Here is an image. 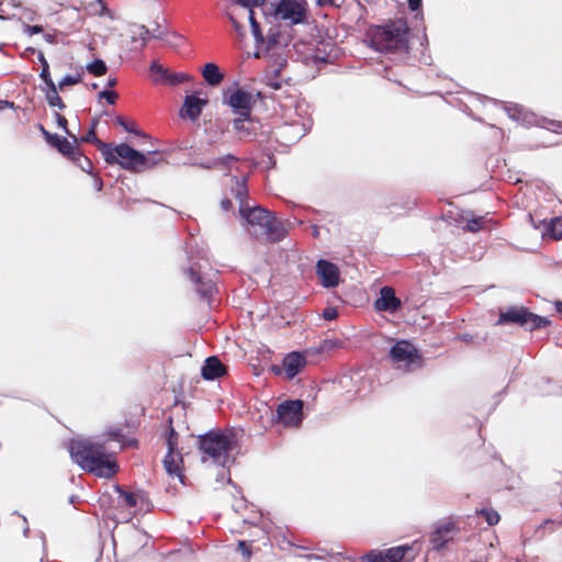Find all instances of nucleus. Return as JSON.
Returning a JSON list of instances; mask_svg holds the SVG:
<instances>
[{
    "mask_svg": "<svg viewBox=\"0 0 562 562\" xmlns=\"http://www.w3.org/2000/svg\"><path fill=\"white\" fill-rule=\"evenodd\" d=\"M232 194L238 201V213L246 223L249 236L267 243H280L285 237V227L274 217L273 213L260 205L249 204L246 177L239 180L235 179Z\"/></svg>",
    "mask_w": 562,
    "mask_h": 562,
    "instance_id": "obj_1",
    "label": "nucleus"
},
{
    "mask_svg": "<svg viewBox=\"0 0 562 562\" xmlns=\"http://www.w3.org/2000/svg\"><path fill=\"white\" fill-rule=\"evenodd\" d=\"M409 26L405 19L389 20L382 24H371L366 32L371 49L384 54L409 55Z\"/></svg>",
    "mask_w": 562,
    "mask_h": 562,
    "instance_id": "obj_2",
    "label": "nucleus"
},
{
    "mask_svg": "<svg viewBox=\"0 0 562 562\" xmlns=\"http://www.w3.org/2000/svg\"><path fill=\"white\" fill-rule=\"evenodd\" d=\"M69 453L74 462L81 470L93 473L98 477L111 479L117 471V462L110 459L102 445L86 439H72L69 443Z\"/></svg>",
    "mask_w": 562,
    "mask_h": 562,
    "instance_id": "obj_3",
    "label": "nucleus"
},
{
    "mask_svg": "<svg viewBox=\"0 0 562 562\" xmlns=\"http://www.w3.org/2000/svg\"><path fill=\"white\" fill-rule=\"evenodd\" d=\"M101 154L106 164L117 165L121 169L132 173H142L154 169L164 160L159 150H148L145 154L134 149L127 143H121Z\"/></svg>",
    "mask_w": 562,
    "mask_h": 562,
    "instance_id": "obj_4",
    "label": "nucleus"
},
{
    "mask_svg": "<svg viewBox=\"0 0 562 562\" xmlns=\"http://www.w3.org/2000/svg\"><path fill=\"white\" fill-rule=\"evenodd\" d=\"M198 446L200 453L211 458L216 465L226 468L235 462L229 453L236 447L235 435L231 430L211 429L199 435Z\"/></svg>",
    "mask_w": 562,
    "mask_h": 562,
    "instance_id": "obj_5",
    "label": "nucleus"
},
{
    "mask_svg": "<svg viewBox=\"0 0 562 562\" xmlns=\"http://www.w3.org/2000/svg\"><path fill=\"white\" fill-rule=\"evenodd\" d=\"M389 359L392 363L405 372H412L416 369L422 368L420 353H418L416 346L413 342L402 339L395 341L389 349Z\"/></svg>",
    "mask_w": 562,
    "mask_h": 562,
    "instance_id": "obj_6",
    "label": "nucleus"
},
{
    "mask_svg": "<svg viewBox=\"0 0 562 562\" xmlns=\"http://www.w3.org/2000/svg\"><path fill=\"white\" fill-rule=\"evenodd\" d=\"M270 16L274 21H289L291 25L304 24L307 21L306 9L299 0H278L270 8Z\"/></svg>",
    "mask_w": 562,
    "mask_h": 562,
    "instance_id": "obj_7",
    "label": "nucleus"
},
{
    "mask_svg": "<svg viewBox=\"0 0 562 562\" xmlns=\"http://www.w3.org/2000/svg\"><path fill=\"white\" fill-rule=\"evenodd\" d=\"M166 445L167 453L162 460L164 469H166L170 477H177L181 485H184L186 476L181 471L182 457L178 452V432L171 426L169 427V432H167Z\"/></svg>",
    "mask_w": 562,
    "mask_h": 562,
    "instance_id": "obj_8",
    "label": "nucleus"
},
{
    "mask_svg": "<svg viewBox=\"0 0 562 562\" xmlns=\"http://www.w3.org/2000/svg\"><path fill=\"white\" fill-rule=\"evenodd\" d=\"M255 103L252 93L240 87H237L231 93L224 92L223 104H227L237 117L250 116Z\"/></svg>",
    "mask_w": 562,
    "mask_h": 562,
    "instance_id": "obj_9",
    "label": "nucleus"
},
{
    "mask_svg": "<svg viewBox=\"0 0 562 562\" xmlns=\"http://www.w3.org/2000/svg\"><path fill=\"white\" fill-rule=\"evenodd\" d=\"M303 400H286L277 407V422L288 428H296L302 425Z\"/></svg>",
    "mask_w": 562,
    "mask_h": 562,
    "instance_id": "obj_10",
    "label": "nucleus"
},
{
    "mask_svg": "<svg viewBox=\"0 0 562 562\" xmlns=\"http://www.w3.org/2000/svg\"><path fill=\"white\" fill-rule=\"evenodd\" d=\"M184 276H187L188 280L194 284L195 293H198L200 300L210 304L211 300H213L214 293L216 292V284L200 274L194 265L184 269Z\"/></svg>",
    "mask_w": 562,
    "mask_h": 562,
    "instance_id": "obj_11",
    "label": "nucleus"
},
{
    "mask_svg": "<svg viewBox=\"0 0 562 562\" xmlns=\"http://www.w3.org/2000/svg\"><path fill=\"white\" fill-rule=\"evenodd\" d=\"M409 550L408 546L392 547L385 551L373 549L360 557V562H403Z\"/></svg>",
    "mask_w": 562,
    "mask_h": 562,
    "instance_id": "obj_12",
    "label": "nucleus"
},
{
    "mask_svg": "<svg viewBox=\"0 0 562 562\" xmlns=\"http://www.w3.org/2000/svg\"><path fill=\"white\" fill-rule=\"evenodd\" d=\"M538 316L525 306H509L498 314L497 325L525 326L527 322Z\"/></svg>",
    "mask_w": 562,
    "mask_h": 562,
    "instance_id": "obj_13",
    "label": "nucleus"
},
{
    "mask_svg": "<svg viewBox=\"0 0 562 562\" xmlns=\"http://www.w3.org/2000/svg\"><path fill=\"white\" fill-rule=\"evenodd\" d=\"M373 307L378 312L396 314L403 307V304L396 297L395 290L392 286H383L380 289V296L374 300Z\"/></svg>",
    "mask_w": 562,
    "mask_h": 562,
    "instance_id": "obj_14",
    "label": "nucleus"
},
{
    "mask_svg": "<svg viewBox=\"0 0 562 562\" xmlns=\"http://www.w3.org/2000/svg\"><path fill=\"white\" fill-rule=\"evenodd\" d=\"M316 276L321 280V285L325 289L336 288L339 283L338 267L326 259L316 261Z\"/></svg>",
    "mask_w": 562,
    "mask_h": 562,
    "instance_id": "obj_15",
    "label": "nucleus"
},
{
    "mask_svg": "<svg viewBox=\"0 0 562 562\" xmlns=\"http://www.w3.org/2000/svg\"><path fill=\"white\" fill-rule=\"evenodd\" d=\"M206 104V98H200L196 93L188 94L184 97L183 106H181L178 114H180L181 119H189L191 122H195L199 120Z\"/></svg>",
    "mask_w": 562,
    "mask_h": 562,
    "instance_id": "obj_16",
    "label": "nucleus"
},
{
    "mask_svg": "<svg viewBox=\"0 0 562 562\" xmlns=\"http://www.w3.org/2000/svg\"><path fill=\"white\" fill-rule=\"evenodd\" d=\"M266 57L269 60L267 64L266 74L274 77H280L282 70L286 66V56L284 52H262L260 48L255 52V58Z\"/></svg>",
    "mask_w": 562,
    "mask_h": 562,
    "instance_id": "obj_17",
    "label": "nucleus"
},
{
    "mask_svg": "<svg viewBox=\"0 0 562 562\" xmlns=\"http://www.w3.org/2000/svg\"><path fill=\"white\" fill-rule=\"evenodd\" d=\"M281 366L284 368L285 379L292 380L299 375L306 366V357L302 351L289 352L284 356Z\"/></svg>",
    "mask_w": 562,
    "mask_h": 562,
    "instance_id": "obj_18",
    "label": "nucleus"
},
{
    "mask_svg": "<svg viewBox=\"0 0 562 562\" xmlns=\"http://www.w3.org/2000/svg\"><path fill=\"white\" fill-rule=\"evenodd\" d=\"M457 531L456 524L452 521H446L437 527H435L434 532L430 533L431 549L435 551H440L445 549L446 544L449 542L450 538L446 535Z\"/></svg>",
    "mask_w": 562,
    "mask_h": 562,
    "instance_id": "obj_19",
    "label": "nucleus"
},
{
    "mask_svg": "<svg viewBox=\"0 0 562 562\" xmlns=\"http://www.w3.org/2000/svg\"><path fill=\"white\" fill-rule=\"evenodd\" d=\"M225 368L217 356H210L203 360L202 368H200V376L205 381H214L224 376Z\"/></svg>",
    "mask_w": 562,
    "mask_h": 562,
    "instance_id": "obj_20",
    "label": "nucleus"
},
{
    "mask_svg": "<svg viewBox=\"0 0 562 562\" xmlns=\"http://www.w3.org/2000/svg\"><path fill=\"white\" fill-rule=\"evenodd\" d=\"M232 127H234L235 134L238 139H251L256 137V121L252 116H237L232 121Z\"/></svg>",
    "mask_w": 562,
    "mask_h": 562,
    "instance_id": "obj_21",
    "label": "nucleus"
},
{
    "mask_svg": "<svg viewBox=\"0 0 562 562\" xmlns=\"http://www.w3.org/2000/svg\"><path fill=\"white\" fill-rule=\"evenodd\" d=\"M277 135L285 139V142L294 144L306 135V128H304L301 122L285 123L278 128Z\"/></svg>",
    "mask_w": 562,
    "mask_h": 562,
    "instance_id": "obj_22",
    "label": "nucleus"
},
{
    "mask_svg": "<svg viewBox=\"0 0 562 562\" xmlns=\"http://www.w3.org/2000/svg\"><path fill=\"white\" fill-rule=\"evenodd\" d=\"M45 142L49 147L55 148L57 153L63 156L74 155L75 153L81 151L78 146H76L78 142L70 143L66 136L46 135Z\"/></svg>",
    "mask_w": 562,
    "mask_h": 562,
    "instance_id": "obj_23",
    "label": "nucleus"
},
{
    "mask_svg": "<svg viewBox=\"0 0 562 562\" xmlns=\"http://www.w3.org/2000/svg\"><path fill=\"white\" fill-rule=\"evenodd\" d=\"M202 78L205 80L207 86L215 88L224 80V72L221 71L216 63L209 61L203 65Z\"/></svg>",
    "mask_w": 562,
    "mask_h": 562,
    "instance_id": "obj_24",
    "label": "nucleus"
},
{
    "mask_svg": "<svg viewBox=\"0 0 562 562\" xmlns=\"http://www.w3.org/2000/svg\"><path fill=\"white\" fill-rule=\"evenodd\" d=\"M78 143L91 144V145L95 146V148H98V150H100L101 153L114 147V146H111L110 143H105V142L101 140L97 136L95 131H92V128H88V131H86V134L82 135L80 138H78Z\"/></svg>",
    "mask_w": 562,
    "mask_h": 562,
    "instance_id": "obj_25",
    "label": "nucleus"
},
{
    "mask_svg": "<svg viewBox=\"0 0 562 562\" xmlns=\"http://www.w3.org/2000/svg\"><path fill=\"white\" fill-rule=\"evenodd\" d=\"M561 527H562V520L560 518H558V519L547 518V519L542 520L540 526L537 527V530H535V536H537V538H539V539H542L547 535L552 533L553 531L560 529Z\"/></svg>",
    "mask_w": 562,
    "mask_h": 562,
    "instance_id": "obj_26",
    "label": "nucleus"
},
{
    "mask_svg": "<svg viewBox=\"0 0 562 562\" xmlns=\"http://www.w3.org/2000/svg\"><path fill=\"white\" fill-rule=\"evenodd\" d=\"M64 157L68 158L71 162H74L75 166L81 169V171L88 175H95L92 171V161L88 157H86L85 154H82L81 151L70 154Z\"/></svg>",
    "mask_w": 562,
    "mask_h": 562,
    "instance_id": "obj_27",
    "label": "nucleus"
},
{
    "mask_svg": "<svg viewBox=\"0 0 562 562\" xmlns=\"http://www.w3.org/2000/svg\"><path fill=\"white\" fill-rule=\"evenodd\" d=\"M263 36H266V43H263L262 47H260V49L263 48L262 52H274L276 46L282 44L281 32L274 27L269 29V31H267V35Z\"/></svg>",
    "mask_w": 562,
    "mask_h": 562,
    "instance_id": "obj_28",
    "label": "nucleus"
},
{
    "mask_svg": "<svg viewBox=\"0 0 562 562\" xmlns=\"http://www.w3.org/2000/svg\"><path fill=\"white\" fill-rule=\"evenodd\" d=\"M114 123H116L117 126H120L121 128L124 130V132H126L131 135H134L136 137L147 138V135L145 133H143V131H140L139 128H137L135 126V123L128 121L127 119H125L122 115L114 116Z\"/></svg>",
    "mask_w": 562,
    "mask_h": 562,
    "instance_id": "obj_29",
    "label": "nucleus"
},
{
    "mask_svg": "<svg viewBox=\"0 0 562 562\" xmlns=\"http://www.w3.org/2000/svg\"><path fill=\"white\" fill-rule=\"evenodd\" d=\"M249 27H251L252 38H255L256 48L259 49L265 43L263 32H261L260 23L254 16V12L248 13Z\"/></svg>",
    "mask_w": 562,
    "mask_h": 562,
    "instance_id": "obj_30",
    "label": "nucleus"
},
{
    "mask_svg": "<svg viewBox=\"0 0 562 562\" xmlns=\"http://www.w3.org/2000/svg\"><path fill=\"white\" fill-rule=\"evenodd\" d=\"M149 74H151L153 81L159 83L171 76L172 72L165 68L159 61L153 60L151 64H149Z\"/></svg>",
    "mask_w": 562,
    "mask_h": 562,
    "instance_id": "obj_31",
    "label": "nucleus"
},
{
    "mask_svg": "<svg viewBox=\"0 0 562 562\" xmlns=\"http://www.w3.org/2000/svg\"><path fill=\"white\" fill-rule=\"evenodd\" d=\"M114 491H116L117 495L126 502L127 507H134L138 504V499L144 502L143 494L138 495L134 492H127L123 490L119 484L114 485Z\"/></svg>",
    "mask_w": 562,
    "mask_h": 562,
    "instance_id": "obj_32",
    "label": "nucleus"
},
{
    "mask_svg": "<svg viewBox=\"0 0 562 562\" xmlns=\"http://www.w3.org/2000/svg\"><path fill=\"white\" fill-rule=\"evenodd\" d=\"M506 112H508L509 119H512L516 122H519L524 125L531 124V120L528 119L531 115H528L527 112L524 111V109L518 105H514V108L506 109Z\"/></svg>",
    "mask_w": 562,
    "mask_h": 562,
    "instance_id": "obj_33",
    "label": "nucleus"
},
{
    "mask_svg": "<svg viewBox=\"0 0 562 562\" xmlns=\"http://www.w3.org/2000/svg\"><path fill=\"white\" fill-rule=\"evenodd\" d=\"M85 68L93 77H101L106 72V64L101 58L89 61Z\"/></svg>",
    "mask_w": 562,
    "mask_h": 562,
    "instance_id": "obj_34",
    "label": "nucleus"
},
{
    "mask_svg": "<svg viewBox=\"0 0 562 562\" xmlns=\"http://www.w3.org/2000/svg\"><path fill=\"white\" fill-rule=\"evenodd\" d=\"M45 100H46V103H48L49 108H57L59 110H65V103L58 95L57 88L46 89Z\"/></svg>",
    "mask_w": 562,
    "mask_h": 562,
    "instance_id": "obj_35",
    "label": "nucleus"
},
{
    "mask_svg": "<svg viewBox=\"0 0 562 562\" xmlns=\"http://www.w3.org/2000/svg\"><path fill=\"white\" fill-rule=\"evenodd\" d=\"M550 325V321L549 318L544 317V316H536L533 318H530L529 322H527V325L525 326H519L528 331H535V330H539L541 328H544L547 326Z\"/></svg>",
    "mask_w": 562,
    "mask_h": 562,
    "instance_id": "obj_36",
    "label": "nucleus"
},
{
    "mask_svg": "<svg viewBox=\"0 0 562 562\" xmlns=\"http://www.w3.org/2000/svg\"><path fill=\"white\" fill-rule=\"evenodd\" d=\"M191 79H192V77H190L187 74L173 72V74H171V76H169L165 80L159 81V83L160 85H167V86H170V87H176L178 85H182L184 82H188Z\"/></svg>",
    "mask_w": 562,
    "mask_h": 562,
    "instance_id": "obj_37",
    "label": "nucleus"
},
{
    "mask_svg": "<svg viewBox=\"0 0 562 562\" xmlns=\"http://www.w3.org/2000/svg\"><path fill=\"white\" fill-rule=\"evenodd\" d=\"M474 514L483 516L488 527L495 526L499 521V514L491 508L476 509Z\"/></svg>",
    "mask_w": 562,
    "mask_h": 562,
    "instance_id": "obj_38",
    "label": "nucleus"
},
{
    "mask_svg": "<svg viewBox=\"0 0 562 562\" xmlns=\"http://www.w3.org/2000/svg\"><path fill=\"white\" fill-rule=\"evenodd\" d=\"M559 225L560 218L553 217L549 220L548 225H546V234L555 240H560L562 238V229H559Z\"/></svg>",
    "mask_w": 562,
    "mask_h": 562,
    "instance_id": "obj_39",
    "label": "nucleus"
},
{
    "mask_svg": "<svg viewBox=\"0 0 562 562\" xmlns=\"http://www.w3.org/2000/svg\"><path fill=\"white\" fill-rule=\"evenodd\" d=\"M484 226V217L477 216L467 220L465 226H463V231L469 233H477Z\"/></svg>",
    "mask_w": 562,
    "mask_h": 562,
    "instance_id": "obj_40",
    "label": "nucleus"
},
{
    "mask_svg": "<svg viewBox=\"0 0 562 562\" xmlns=\"http://www.w3.org/2000/svg\"><path fill=\"white\" fill-rule=\"evenodd\" d=\"M81 82V75H66L60 79L59 83H57V90H64L67 87L74 86Z\"/></svg>",
    "mask_w": 562,
    "mask_h": 562,
    "instance_id": "obj_41",
    "label": "nucleus"
},
{
    "mask_svg": "<svg viewBox=\"0 0 562 562\" xmlns=\"http://www.w3.org/2000/svg\"><path fill=\"white\" fill-rule=\"evenodd\" d=\"M419 45H420V48H423V52H420L419 61L425 65H429V63H431V57H429V55L425 53V50L427 49V46H428V37H427V33L425 32L424 26H423V35H420V38H419Z\"/></svg>",
    "mask_w": 562,
    "mask_h": 562,
    "instance_id": "obj_42",
    "label": "nucleus"
},
{
    "mask_svg": "<svg viewBox=\"0 0 562 562\" xmlns=\"http://www.w3.org/2000/svg\"><path fill=\"white\" fill-rule=\"evenodd\" d=\"M266 0H232V3L248 10V13L254 12L255 8L263 5Z\"/></svg>",
    "mask_w": 562,
    "mask_h": 562,
    "instance_id": "obj_43",
    "label": "nucleus"
},
{
    "mask_svg": "<svg viewBox=\"0 0 562 562\" xmlns=\"http://www.w3.org/2000/svg\"><path fill=\"white\" fill-rule=\"evenodd\" d=\"M290 79H281L280 77H274L272 75L266 74V85L272 90H279L282 88L283 82H289Z\"/></svg>",
    "mask_w": 562,
    "mask_h": 562,
    "instance_id": "obj_44",
    "label": "nucleus"
},
{
    "mask_svg": "<svg viewBox=\"0 0 562 562\" xmlns=\"http://www.w3.org/2000/svg\"><path fill=\"white\" fill-rule=\"evenodd\" d=\"M55 121H56L57 127H59L60 130L66 132V135L69 136L70 138H72L74 143L78 142V138L75 135H72L70 133V131H68V128H67V119H65V116H63L60 113L56 112L55 113Z\"/></svg>",
    "mask_w": 562,
    "mask_h": 562,
    "instance_id": "obj_45",
    "label": "nucleus"
},
{
    "mask_svg": "<svg viewBox=\"0 0 562 562\" xmlns=\"http://www.w3.org/2000/svg\"><path fill=\"white\" fill-rule=\"evenodd\" d=\"M406 3H408L409 11L416 13L415 19L423 21L424 13L422 12V0H406Z\"/></svg>",
    "mask_w": 562,
    "mask_h": 562,
    "instance_id": "obj_46",
    "label": "nucleus"
},
{
    "mask_svg": "<svg viewBox=\"0 0 562 562\" xmlns=\"http://www.w3.org/2000/svg\"><path fill=\"white\" fill-rule=\"evenodd\" d=\"M99 100H105L109 104H114L117 100V93L114 90L103 89L99 91L98 94Z\"/></svg>",
    "mask_w": 562,
    "mask_h": 562,
    "instance_id": "obj_47",
    "label": "nucleus"
},
{
    "mask_svg": "<svg viewBox=\"0 0 562 562\" xmlns=\"http://www.w3.org/2000/svg\"><path fill=\"white\" fill-rule=\"evenodd\" d=\"M106 436H109L110 439L116 441V442H123L124 443V432H122L121 428L117 427H110L109 430H106Z\"/></svg>",
    "mask_w": 562,
    "mask_h": 562,
    "instance_id": "obj_48",
    "label": "nucleus"
},
{
    "mask_svg": "<svg viewBox=\"0 0 562 562\" xmlns=\"http://www.w3.org/2000/svg\"><path fill=\"white\" fill-rule=\"evenodd\" d=\"M38 77H41V80L44 81L46 89H55L56 83H54L53 79L50 78L49 69H41V74H38Z\"/></svg>",
    "mask_w": 562,
    "mask_h": 562,
    "instance_id": "obj_49",
    "label": "nucleus"
},
{
    "mask_svg": "<svg viewBox=\"0 0 562 562\" xmlns=\"http://www.w3.org/2000/svg\"><path fill=\"white\" fill-rule=\"evenodd\" d=\"M23 32L29 36L43 33V26L40 24H23Z\"/></svg>",
    "mask_w": 562,
    "mask_h": 562,
    "instance_id": "obj_50",
    "label": "nucleus"
},
{
    "mask_svg": "<svg viewBox=\"0 0 562 562\" xmlns=\"http://www.w3.org/2000/svg\"><path fill=\"white\" fill-rule=\"evenodd\" d=\"M238 551L241 552L246 560H249L252 555V551H250L249 543L246 540H238Z\"/></svg>",
    "mask_w": 562,
    "mask_h": 562,
    "instance_id": "obj_51",
    "label": "nucleus"
},
{
    "mask_svg": "<svg viewBox=\"0 0 562 562\" xmlns=\"http://www.w3.org/2000/svg\"><path fill=\"white\" fill-rule=\"evenodd\" d=\"M232 463H228L226 467H221L224 470H221L220 473L216 475V482H226L227 484H231L235 486V484L232 482V479L228 476V470H225L228 468V465Z\"/></svg>",
    "mask_w": 562,
    "mask_h": 562,
    "instance_id": "obj_52",
    "label": "nucleus"
},
{
    "mask_svg": "<svg viewBox=\"0 0 562 562\" xmlns=\"http://www.w3.org/2000/svg\"><path fill=\"white\" fill-rule=\"evenodd\" d=\"M336 317H338V312L335 307L327 306L323 311V318L326 321H334Z\"/></svg>",
    "mask_w": 562,
    "mask_h": 562,
    "instance_id": "obj_53",
    "label": "nucleus"
},
{
    "mask_svg": "<svg viewBox=\"0 0 562 562\" xmlns=\"http://www.w3.org/2000/svg\"><path fill=\"white\" fill-rule=\"evenodd\" d=\"M215 161L218 162L220 165L224 166V167H228V165L231 162L236 161V157H234L231 154H227V155H225L223 157L215 158Z\"/></svg>",
    "mask_w": 562,
    "mask_h": 562,
    "instance_id": "obj_54",
    "label": "nucleus"
},
{
    "mask_svg": "<svg viewBox=\"0 0 562 562\" xmlns=\"http://www.w3.org/2000/svg\"><path fill=\"white\" fill-rule=\"evenodd\" d=\"M142 34L146 36H150L151 38L161 40L164 38V31H161L159 27L156 30V32L150 33L149 30L142 26Z\"/></svg>",
    "mask_w": 562,
    "mask_h": 562,
    "instance_id": "obj_55",
    "label": "nucleus"
},
{
    "mask_svg": "<svg viewBox=\"0 0 562 562\" xmlns=\"http://www.w3.org/2000/svg\"><path fill=\"white\" fill-rule=\"evenodd\" d=\"M92 177V187H94V190L98 192H101L103 189V181L102 178H100L97 173L89 175Z\"/></svg>",
    "mask_w": 562,
    "mask_h": 562,
    "instance_id": "obj_56",
    "label": "nucleus"
},
{
    "mask_svg": "<svg viewBox=\"0 0 562 562\" xmlns=\"http://www.w3.org/2000/svg\"><path fill=\"white\" fill-rule=\"evenodd\" d=\"M314 63L327 64L330 63V55H321L318 53L313 56Z\"/></svg>",
    "mask_w": 562,
    "mask_h": 562,
    "instance_id": "obj_57",
    "label": "nucleus"
},
{
    "mask_svg": "<svg viewBox=\"0 0 562 562\" xmlns=\"http://www.w3.org/2000/svg\"><path fill=\"white\" fill-rule=\"evenodd\" d=\"M549 126L546 127L552 132H559L562 130V122L559 121H548Z\"/></svg>",
    "mask_w": 562,
    "mask_h": 562,
    "instance_id": "obj_58",
    "label": "nucleus"
},
{
    "mask_svg": "<svg viewBox=\"0 0 562 562\" xmlns=\"http://www.w3.org/2000/svg\"><path fill=\"white\" fill-rule=\"evenodd\" d=\"M228 21H231L232 23V26H234V30L235 32H237L238 34H243V24H240L237 20H235V18H233L232 15L228 16Z\"/></svg>",
    "mask_w": 562,
    "mask_h": 562,
    "instance_id": "obj_59",
    "label": "nucleus"
},
{
    "mask_svg": "<svg viewBox=\"0 0 562 562\" xmlns=\"http://www.w3.org/2000/svg\"><path fill=\"white\" fill-rule=\"evenodd\" d=\"M220 206L221 210H223L224 212H229L232 211V201L228 200V198H224L223 200H221Z\"/></svg>",
    "mask_w": 562,
    "mask_h": 562,
    "instance_id": "obj_60",
    "label": "nucleus"
},
{
    "mask_svg": "<svg viewBox=\"0 0 562 562\" xmlns=\"http://www.w3.org/2000/svg\"><path fill=\"white\" fill-rule=\"evenodd\" d=\"M37 60L41 63L42 69H49V64H47L45 55H43V52H37Z\"/></svg>",
    "mask_w": 562,
    "mask_h": 562,
    "instance_id": "obj_61",
    "label": "nucleus"
},
{
    "mask_svg": "<svg viewBox=\"0 0 562 562\" xmlns=\"http://www.w3.org/2000/svg\"><path fill=\"white\" fill-rule=\"evenodd\" d=\"M14 103L13 101H7V100H0V112L7 110V109H13Z\"/></svg>",
    "mask_w": 562,
    "mask_h": 562,
    "instance_id": "obj_62",
    "label": "nucleus"
},
{
    "mask_svg": "<svg viewBox=\"0 0 562 562\" xmlns=\"http://www.w3.org/2000/svg\"><path fill=\"white\" fill-rule=\"evenodd\" d=\"M270 371L277 376H280L284 372V368L282 366L273 364L270 367Z\"/></svg>",
    "mask_w": 562,
    "mask_h": 562,
    "instance_id": "obj_63",
    "label": "nucleus"
},
{
    "mask_svg": "<svg viewBox=\"0 0 562 562\" xmlns=\"http://www.w3.org/2000/svg\"><path fill=\"white\" fill-rule=\"evenodd\" d=\"M44 40L48 44H55L56 43V36L49 33L44 34Z\"/></svg>",
    "mask_w": 562,
    "mask_h": 562,
    "instance_id": "obj_64",
    "label": "nucleus"
}]
</instances>
